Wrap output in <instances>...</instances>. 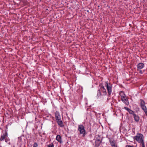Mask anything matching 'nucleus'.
I'll return each mask as SVG.
<instances>
[{"label": "nucleus", "mask_w": 147, "mask_h": 147, "mask_svg": "<svg viewBox=\"0 0 147 147\" xmlns=\"http://www.w3.org/2000/svg\"><path fill=\"white\" fill-rule=\"evenodd\" d=\"M121 100L124 102L126 105H128L129 104V102L127 98L125 96L124 97V98H121Z\"/></svg>", "instance_id": "1a4fd4ad"}, {"label": "nucleus", "mask_w": 147, "mask_h": 147, "mask_svg": "<svg viewBox=\"0 0 147 147\" xmlns=\"http://www.w3.org/2000/svg\"><path fill=\"white\" fill-rule=\"evenodd\" d=\"M143 111L145 112L146 115L147 116V109H144V110Z\"/></svg>", "instance_id": "6ab92c4d"}, {"label": "nucleus", "mask_w": 147, "mask_h": 147, "mask_svg": "<svg viewBox=\"0 0 147 147\" xmlns=\"http://www.w3.org/2000/svg\"><path fill=\"white\" fill-rule=\"evenodd\" d=\"M5 142H7L8 141H9V139L8 138H7V137L5 139Z\"/></svg>", "instance_id": "a211bd4d"}, {"label": "nucleus", "mask_w": 147, "mask_h": 147, "mask_svg": "<svg viewBox=\"0 0 147 147\" xmlns=\"http://www.w3.org/2000/svg\"><path fill=\"white\" fill-rule=\"evenodd\" d=\"M56 139L60 143H63V141L62 140V138L60 135H57L56 137Z\"/></svg>", "instance_id": "9b49d317"}, {"label": "nucleus", "mask_w": 147, "mask_h": 147, "mask_svg": "<svg viewBox=\"0 0 147 147\" xmlns=\"http://www.w3.org/2000/svg\"><path fill=\"white\" fill-rule=\"evenodd\" d=\"M134 140H136L138 142L141 143L142 146L144 145L143 135L140 133H138L136 136L134 137Z\"/></svg>", "instance_id": "f03ea898"}, {"label": "nucleus", "mask_w": 147, "mask_h": 147, "mask_svg": "<svg viewBox=\"0 0 147 147\" xmlns=\"http://www.w3.org/2000/svg\"><path fill=\"white\" fill-rule=\"evenodd\" d=\"M124 108L128 111V112L129 113V114L132 115L133 116L134 115H135V114L134 113V111H133L130 109H129L128 107H124Z\"/></svg>", "instance_id": "9d476101"}, {"label": "nucleus", "mask_w": 147, "mask_h": 147, "mask_svg": "<svg viewBox=\"0 0 147 147\" xmlns=\"http://www.w3.org/2000/svg\"><path fill=\"white\" fill-rule=\"evenodd\" d=\"M55 117L58 125L61 127H64V125L63 124V121L61 120V116L59 112L57 111L55 112Z\"/></svg>", "instance_id": "f257e3e1"}, {"label": "nucleus", "mask_w": 147, "mask_h": 147, "mask_svg": "<svg viewBox=\"0 0 147 147\" xmlns=\"http://www.w3.org/2000/svg\"><path fill=\"white\" fill-rule=\"evenodd\" d=\"M109 142L111 146L116 145V143L114 140H110Z\"/></svg>", "instance_id": "4468645a"}, {"label": "nucleus", "mask_w": 147, "mask_h": 147, "mask_svg": "<svg viewBox=\"0 0 147 147\" xmlns=\"http://www.w3.org/2000/svg\"><path fill=\"white\" fill-rule=\"evenodd\" d=\"M112 146V147H117V144L115 145H114V146Z\"/></svg>", "instance_id": "4be33fe9"}, {"label": "nucleus", "mask_w": 147, "mask_h": 147, "mask_svg": "<svg viewBox=\"0 0 147 147\" xmlns=\"http://www.w3.org/2000/svg\"><path fill=\"white\" fill-rule=\"evenodd\" d=\"M101 141V140H100V139H97L96 141Z\"/></svg>", "instance_id": "5701e85b"}, {"label": "nucleus", "mask_w": 147, "mask_h": 147, "mask_svg": "<svg viewBox=\"0 0 147 147\" xmlns=\"http://www.w3.org/2000/svg\"><path fill=\"white\" fill-rule=\"evenodd\" d=\"M47 146L48 147H54V145L53 143H51L50 144L48 145Z\"/></svg>", "instance_id": "dca6fc26"}, {"label": "nucleus", "mask_w": 147, "mask_h": 147, "mask_svg": "<svg viewBox=\"0 0 147 147\" xmlns=\"http://www.w3.org/2000/svg\"><path fill=\"white\" fill-rule=\"evenodd\" d=\"M38 144L36 143L35 142L33 144V147H38Z\"/></svg>", "instance_id": "f3484780"}, {"label": "nucleus", "mask_w": 147, "mask_h": 147, "mask_svg": "<svg viewBox=\"0 0 147 147\" xmlns=\"http://www.w3.org/2000/svg\"><path fill=\"white\" fill-rule=\"evenodd\" d=\"M7 136V132H5L0 137V141H2Z\"/></svg>", "instance_id": "6e6552de"}, {"label": "nucleus", "mask_w": 147, "mask_h": 147, "mask_svg": "<svg viewBox=\"0 0 147 147\" xmlns=\"http://www.w3.org/2000/svg\"><path fill=\"white\" fill-rule=\"evenodd\" d=\"M119 95L121 96V98H124V97L126 96L124 94V93L123 91L120 92L119 93Z\"/></svg>", "instance_id": "2eb2a0df"}, {"label": "nucleus", "mask_w": 147, "mask_h": 147, "mask_svg": "<svg viewBox=\"0 0 147 147\" xmlns=\"http://www.w3.org/2000/svg\"><path fill=\"white\" fill-rule=\"evenodd\" d=\"M138 71H139V73L141 74H142V71L141 70V69L140 70H139Z\"/></svg>", "instance_id": "412c9836"}, {"label": "nucleus", "mask_w": 147, "mask_h": 147, "mask_svg": "<svg viewBox=\"0 0 147 147\" xmlns=\"http://www.w3.org/2000/svg\"><path fill=\"white\" fill-rule=\"evenodd\" d=\"M78 131H79V134H82L83 137L85 136L86 134L84 127L82 125H79L78 126Z\"/></svg>", "instance_id": "39448f33"}, {"label": "nucleus", "mask_w": 147, "mask_h": 147, "mask_svg": "<svg viewBox=\"0 0 147 147\" xmlns=\"http://www.w3.org/2000/svg\"><path fill=\"white\" fill-rule=\"evenodd\" d=\"M144 65L143 63H139L137 65V70L138 71L139 70L142 69L144 67Z\"/></svg>", "instance_id": "0eeeda50"}, {"label": "nucleus", "mask_w": 147, "mask_h": 147, "mask_svg": "<svg viewBox=\"0 0 147 147\" xmlns=\"http://www.w3.org/2000/svg\"><path fill=\"white\" fill-rule=\"evenodd\" d=\"M105 86L107 88L108 94L109 95H111L112 92V84L108 82V81L105 82Z\"/></svg>", "instance_id": "20e7f679"}, {"label": "nucleus", "mask_w": 147, "mask_h": 147, "mask_svg": "<svg viewBox=\"0 0 147 147\" xmlns=\"http://www.w3.org/2000/svg\"><path fill=\"white\" fill-rule=\"evenodd\" d=\"M133 116L134 117V118L135 121L136 122H138L140 119L139 116L138 115H136V114L134 115Z\"/></svg>", "instance_id": "f8f14e48"}, {"label": "nucleus", "mask_w": 147, "mask_h": 147, "mask_svg": "<svg viewBox=\"0 0 147 147\" xmlns=\"http://www.w3.org/2000/svg\"><path fill=\"white\" fill-rule=\"evenodd\" d=\"M142 147H145V145L142 146Z\"/></svg>", "instance_id": "b1692460"}, {"label": "nucleus", "mask_w": 147, "mask_h": 147, "mask_svg": "<svg viewBox=\"0 0 147 147\" xmlns=\"http://www.w3.org/2000/svg\"><path fill=\"white\" fill-rule=\"evenodd\" d=\"M99 86L100 88L98 90L97 96L98 97H99L101 95V91L102 92L103 95H106L107 94L106 90L103 84H100L99 85Z\"/></svg>", "instance_id": "7ed1b4c3"}, {"label": "nucleus", "mask_w": 147, "mask_h": 147, "mask_svg": "<svg viewBox=\"0 0 147 147\" xmlns=\"http://www.w3.org/2000/svg\"><path fill=\"white\" fill-rule=\"evenodd\" d=\"M102 143V141H95V145L94 147H99L100 144Z\"/></svg>", "instance_id": "ddd939ff"}, {"label": "nucleus", "mask_w": 147, "mask_h": 147, "mask_svg": "<svg viewBox=\"0 0 147 147\" xmlns=\"http://www.w3.org/2000/svg\"><path fill=\"white\" fill-rule=\"evenodd\" d=\"M125 147H134V146L133 145H127Z\"/></svg>", "instance_id": "aec40b11"}, {"label": "nucleus", "mask_w": 147, "mask_h": 147, "mask_svg": "<svg viewBox=\"0 0 147 147\" xmlns=\"http://www.w3.org/2000/svg\"><path fill=\"white\" fill-rule=\"evenodd\" d=\"M140 107L142 110H144V109H147L146 106H145V102L144 100L142 99H140Z\"/></svg>", "instance_id": "423d86ee"}]
</instances>
